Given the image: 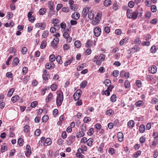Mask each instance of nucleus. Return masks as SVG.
I'll use <instances>...</instances> for the list:
<instances>
[{
    "mask_svg": "<svg viewBox=\"0 0 158 158\" xmlns=\"http://www.w3.org/2000/svg\"><path fill=\"white\" fill-rule=\"evenodd\" d=\"M54 5V3L52 1H49L48 2V7L49 9L51 10H53L54 9L53 7V5Z\"/></svg>",
    "mask_w": 158,
    "mask_h": 158,
    "instance_id": "nucleus-40",
    "label": "nucleus"
},
{
    "mask_svg": "<svg viewBox=\"0 0 158 158\" xmlns=\"http://www.w3.org/2000/svg\"><path fill=\"white\" fill-rule=\"evenodd\" d=\"M95 59H99L101 61H103L105 59V55L103 54H101L99 56H95Z\"/></svg>",
    "mask_w": 158,
    "mask_h": 158,
    "instance_id": "nucleus-11",
    "label": "nucleus"
},
{
    "mask_svg": "<svg viewBox=\"0 0 158 158\" xmlns=\"http://www.w3.org/2000/svg\"><path fill=\"white\" fill-rule=\"evenodd\" d=\"M117 136L118 140L120 142H122L124 137L123 133L121 132H118L117 134Z\"/></svg>",
    "mask_w": 158,
    "mask_h": 158,
    "instance_id": "nucleus-10",
    "label": "nucleus"
},
{
    "mask_svg": "<svg viewBox=\"0 0 158 158\" xmlns=\"http://www.w3.org/2000/svg\"><path fill=\"white\" fill-rule=\"evenodd\" d=\"M93 139L92 138H89L87 141V144L89 146H90L92 144L93 142Z\"/></svg>",
    "mask_w": 158,
    "mask_h": 158,
    "instance_id": "nucleus-39",
    "label": "nucleus"
},
{
    "mask_svg": "<svg viewBox=\"0 0 158 158\" xmlns=\"http://www.w3.org/2000/svg\"><path fill=\"white\" fill-rule=\"evenodd\" d=\"M94 17V15L93 13L91 11H89L88 13V18L90 19H93Z\"/></svg>",
    "mask_w": 158,
    "mask_h": 158,
    "instance_id": "nucleus-52",
    "label": "nucleus"
},
{
    "mask_svg": "<svg viewBox=\"0 0 158 158\" xmlns=\"http://www.w3.org/2000/svg\"><path fill=\"white\" fill-rule=\"evenodd\" d=\"M19 99V97L18 95H16L12 97L11 98V101L13 102H15L18 100Z\"/></svg>",
    "mask_w": 158,
    "mask_h": 158,
    "instance_id": "nucleus-28",
    "label": "nucleus"
},
{
    "mask_svg": "<svg viewBox=\"0 0 158 158\" xmlns=\"http://www.w3.org/2000/svg\"><path fill=\"white\" fill-rule=\"evenodd\" d=\"M143 103V102L142 101L139 100L135 103V105L137 107H140L142 106Z\"/></svg>",
    "mask_w": 158,
    "mask_h": 158,
    "instance_id": "nucleus-22",
    "label": "nucleus"
},
{
    "mask_svg": "<svg viewBox=\"0 0 158 158\" xmlns=\"http://www.w3.org/2000/svg\"><path fill=\"white\" fill-rule=\"evenodd\" d=\"M53 97V94L52 93H50L46 99V102L47 103Z\"/></svg>",
    "mask_w": 158,
    "mask_h": 158,
    "instance_id": "nucleus-25",
    "label": "nucleus"
},
{
    "mask_svg": "<svg viewBox=\"0 0 158 158\" xmlns=\"http://www.w3.org/2000/svg\"><path fill=\"white\" fill-rule=\"evenodd\" d=\"M134 125L135 122L133 120H131L128 123L127 127L129 128H132Z\"/></svg>",
    "mask_w": 158,
    "mask_h": 158,
    "instance_id": "nucleus-14",
    "label": "nucleus"
},
{
    "mask_svg": "<svg viewBox=\"0 0 158 158\" xmlns=\"http://www.w3.org/2000/svg\"><path fill=\"white\" fill-rule=\"evenodd\" d=\"M92 41L90 40H87V43L85 44V46L87 47H90L92 45Z\"/></svg>",
    "mask_w": 158,
    "mask_h": 158,
    "instance_id": "nucleus-38",
    "label": "nucleus"
},
{
    "mask_svg": "<svg viewBox=\"0 0 158 158\" xmlns=\"http://www.w3.org/2000/svg\"><path fill=\"white\" fill-rule=\"evenodd\" d=\"M38 105V102L36 101H34L32 102L31 105V106L32 108L35 107Z\"/></svg>",
    "mask_w": 158,
    "mask_h": 158,
    "instance_id": "nucleus-51",
    "label": "nucleus"
},
{
    "mask_svg": "<svg viewBox=\"0 0 158 158\" xmlns=\"http://www.w3.org/2000/svg\"><path fill=\"white\" fill-rule=\"evenodd\" d=\"M19 60L18 58H15L13 60V64L15 66H16L18 64Z\"/></svg>",
    "mask_w": 158,
    "mask_h": 158,
    "instance_id": "nucleus-31",
    "label": "nucleus"
},
{
    "mask_svg": "<svg viewBox=\"0 0 158 158\" xmlns=\"http://www.w3.org/2000/svg\"><path fill=\"white\" fill-rule=\"evenodd\" d=\"M120 75L122 77H124L126 78L127 79L129 77V73L128 72H125L124 71H122L120 72Z\"/></svg>",
    "mask_w": 158,
    "mask_h": 158,
    "instance_id": "nucleus-8",
    "label": "nucleus"
},
{
    "mask_svg": "<svg viewBox=\"0 0 158 158\" xmlns=\"http://www.w3.org/2000/svg\"><path fill=\"white\" fill-rule=\"evenodd\" d=\"M87 82L86 81H84L80 84L81 88H84L87 85Z\"/></svg>",
    "mask_w": 158,
    "mask_h": 158,
    "instance_id": "nucleus-36",
    "label": "nucleus"
},
{
    "mask_svg": "<svg viewBox=\"0 0 158 158\" xmlns=\"http://www.w3.org/2000/svg\"><path fill=\"white\" fill-rule=\"evenodd\" d=\"M140 50L139 48L137 45H134L133 48H130L127 50L129 54L133 53L139 51Z\"/></svg>",
    "mask_w": 158,
    "mask_h": 158,
    "instance_id": "nucleus-2",
    "label": "nucleus"
},
{
    "mask_svg": "<svg viewBox=\"0 0 158 158\" xmlns=\"http://www.w3.org/2000/svg\"><path fill=\"white\" fill-rule=\"evenodd\" d=\"M89 8L88 7H85L82 11V15L84 17H85L87 15L88 12H89Z\"/></svg>",
    "mask_w": 158,
    "mask_h": 158,
    "instance_id": "nucleus-12",
    "label": "nucleus"
},
{
    "mask_svg": "<svg viewBox=\"0 0 158 158\" xmlns=\"http://www.w3.org/2000/svg\"><path fill=\"white\" fill-rule=\"evenodd\" d=\"M74 45L77 48H79L81 46V43L79 40H76L74 42Z\"/></svg>",
    "mask_w": 158,
    "mask_h": 158,
    "instance_id": "nucleus-30",
    "label": "nucleus"
},
{
    "mask_svg": "<svg viewBox=\"0 0 158 158\" xmlns=\"http://www.w3.org/2000/svg\"><path fill=\"white\" fill-rule=\"evenodd\" d=\"M81 130H82V131H86L87 129L86 125L85 124H83L81 126Z\"/></svg>",
    "mask_w": 158,
    "mask_h": 158,
    "instance_id": "nucleus-63",
    "label": "nucleus"
},
{
    "mask_svg": "<svg viewBox=\"0 0 158 158\" xmlns=\"http://www.w3.org/2000/svg\"><path fill=\"white\" fill-rule=\"evenodd\" d=\"M27 150L25 152V155L27 157H28L31 153V149H27Z\"/></svg>",
    "mask_w": 158,
    "mask_h": 158,
    "instance_id": "nucleus-57",
    "label": "nucleus"
},
{
    "mask_svg": "<svg viewBox=\"0 0 158 158\" xmlns=\"http://www.w3.org/2000/svg\"><path fill=\"white\" fill-rule=\"evenodd\" d=\"M158 102V99L156 98H154L152 99L151 103L152 104H156Z\"/></svg>",
    "mask_w": 158,
    "mask_h": 158,
    "instance_id": "nucleus-55",
    "label": "nucleus"
},
{
    "mask_svg": "<svg viewBox=\"0 0 158 158\" xmlns=\"http://www.w3.org/2000/svg\"><path fill=\"white\" fill-rule=\"evenodd\" d=\"M94 61L96 62V64L98 65H100L102 63V61L99 59H95V56L94 59Z\"/></svg>",
    "mask_w": 158,
    "mask_h": 158,
    "instance_id": "nucleus-41",
    "label": "nucleus"
},
{
    "mask_svg": "<svg viewBox=\"0 0 158 158\" xmlns=\"http://www.w3.org/2000/svg\"><path fill=\"white\" fill-rule=\"evenodd\" d=\"M114 111L111 109L108 110L106 113V114L109 116L113 115L114 114Z\"/></svg>",
    "mask_w": 158,
    "mask_h": 158,
    "instance_id": "nucleus-24",
    "label": "nucleus"
},
{
    "mask_svg": "<svg viewBox=\"0 0 158 158\" xmlns=\"http://www.w3.org/2000/svg\"><path fill=\"white\" fill-rule=\"evenodd\" d=\"M151 11L153 12H155L156 11V7L155 5H153L151 6Z\"/></svg>",
    "mask_w": 158,
    "mask_h": 158,
    "instance_id": "nucleus-58",
    "label": "nucleus"
},
{
    "mask_svg": "<svg viewBox=\"0 0 158 158\" xmlns=\"http://www.w3.org/2000/svg\"><path fill=\"white\" fill-rule=\"evenodd\" d=\"M80 97V94H78V92L75 93L73 95V98L75 101L79 100Z\"/></svg>",
    "mask_w": 158,
    "mask_h": 158,
    "instance_id": "nucleus-23",
    "label": "nucleus"
},
{
    "mask_svg": "<svg viewBox=\"0 0 158 158\" xmlns=\"http://www.w3.org/2000/svg\"><path fill=\"white\" fill-rule=\"evenodd\" d=\"M91 119L89 117H85L83 119L85 123H88L91 121Z\"/></svg>",
    "mask_w": 158,
    "mask_h": 158,
    "instance_id": "nucleus-56",
    "label": "nucleus"
},
{
    "mask_svg": "<svg viewBox=\"0 0 158 158\" xmlns=\"http://www.w3.org/2000/svg\"><path fill=\"white\" fill-rule=\"evenodd\" d=\"M56 59L57 62L59 64H62V63L61 57L60 56L58 55L56 57Z\"/></svg>",
    "mask_w": 158,
    "mask_h": 158,
    "instance_id": "nucleus-37",
    "label": "nucleus"
},
{
    "mask_svg": "<svg viewBox=\"0 0 158 158\" xmlns=\"http://www.w3.org/2000/svg\"><path fill=\"white\" fill-rule=\"evenodd\" d=\"M35 26L36 28H40V29L42 30H43L45 29L46 27V25L45 23H36Z\"/></svg>",
    "mask_w": 158,
    "mask_h": 158,
    "instance_id": "nucleus-5",
    "label": "nucleus"
},
{
    "mask_svg": "<svg viewBox=\"0 0 158 158\" xmlns=\"http://www.w3.org/2000/svg\"><path fill=\"white\" fill-rule=\"evenodd\" d=\"M145 126L143 124H141L140 125L139 128V131L140 133H143L145 130Z\"/></svg>",
    "mask_w": 158,
    "mask_h": 158,
    "instance_id": "nucleus-21",
    "label": "nucleus"
},
{
    "mask_svg": "<svg viewBox=\"0 0 158 158\" xmlns=\"http://www.w3.org/2000/svg\"><path fill=\"white\" fill-rule=\"evenodd\" d=\"M153 136L154 139L156 141L158 140V133L157 132H155L153 133Z\"/></svg>",
    "mask_w": 158,
    "mask_h": 158,
    "instance_id": "nucleus-54",
    "label": "nucleus"
},
{
    "mask_svg": "<svg viewBox=\"0 0 158 158\" xmlns=\"http://www.w3.org/2000/svg\"><path fill=\"white\" fill-rule=\"evenodd\" d=\"M101 29L99 27H96L94 30V35L96 37H99L101 33Z\"/></svg>",
    "mask_w": 158,
    "mask_h": 158,
    "instance_id": "nucleus-3",
    "label": "nucleus"
},
{
    "mask_svg": "<svg viewBox=\"0 0 158 158\" xmlns=\"http://www.w3.org/2000/svg\"><path fill=\"white\" fill-rule=\"evenodd\" d=\"M42 77L44 80L46 81L50 78V76L48 74H43Z\"/></svg>",
    "mask_w": 158,
    "mask_h": 158,
    "instance_id": "nucleus-42",
    "label": "nucleus"
},
{
    "mask_svg": "<svg viewBox=\"0 0 158 158\" xmlns=\"http://www.w3.org/2000/svg\"><path fill=\"white\" fill-rule=\"evenodd\" d=\"M100 20L99 18L95 17L92 21V24L94 25H97L99 23Z\"/></svg>",
    "mask_w": 158,
    "mask_h": 158,
    "instance_id": "nucleus-15",
    "label": "nucleus"
},
{
    "mask_svg": "<svg viewBox=\"0 0 158 158\" xmlns=\"http://www.w3.org/2000/svg\"><path fill=\"white\" fill-rule=\"evenodd\" d=\"M51 88L52 91H55L57 89V86L56 84H53L51 85Z\"/></svg>",
    "mask_w": 158,
    "mask_h": 158,
    "instance_id": "nucleus-61",
    "label": "nucleus"
},
{
    "mask_svg": "<svg viewBox=\"0 0 158 158\" xmlns=\"http://www.w3.org/2000/svg\"><path fill=\"white\" fill-rule=\"evenodd\" d=\"M116 95L113 94L110 98V100L112 102H114L116 101Z\"/></svg>",
    "mask_w": 158,
    "mask_h": 158,
    "instance_id": "nucleus-59",
    "label": "nucleus"
},
{
    "mask_svg": "<svg viewBox=\"0 0 158 158\" xmlns=\"http://www.w3.org/2000/svg\"><path fill=\"white\" fill-rule=\"evenodd\" d=\"M23 140L21 138H19L18 139L17 142L18 144L20 146H22L23 145Z\"/></svg>",
    "mask_w": 158,
    "mask_h": 158,
    "instance_id": "nucleus-53",
    "label": "nucleus"
},
{
    "mask_svg": "<svg viewBox=\"0 0 158 158\" xmlns=\"http://www.w3.org/2000/svg\"><path fill=\"white\" fill-rule=\"evenodd\" d=\"M144 40L146 41H148L151 38V36L150 34H147L143 35Z\"/></svg>",
    "mask_w": 158,
    "mask_h": 158,
    "instance_id": "nucleus-47",
    "label": "nucleus"
},
{
    "mask_svg": "<svg viewBox=\"0 0 158 158\" xmlns=\"http://www.w3.org/2000/svg\"><path fill=\"white\" fill-rule=\"evenodd\" d=\"M73 61L72 59H70L69 60L66 61L64 63V66H67L68 65L70 64Z\"/></svg>",
    "mask_w": 158,
    "mask_h": 158,
    "instance_id": "nucleus-48",
    "label": "nucleus"
},
{
    "mask_svg": "<svg viewBox=\"0 0 158 158\" xmlns=\"http://www.w3.org/2000/svg\"><path fill=\"white\" fill-rule=\"evenodd\" d=\"M63 95L61 91L57 92V96L56 98V105L58 106H60L63 100Z\"/></svg>",
    "mask_w": 158,
    "mask_h": 158,
    "instance_id": "nucleus-1",
    "label": "nucleus"
},
{
    "mask_svg": "<svg viewBox=\"0 0 158 158\" xmlns=\"http://www.w3.org/2000/svg\"><path fill=\"white\" fill-rule=\"evenodd\" d=\"M156 50L157 49L156 47L154 45L152 46L150 49L151 52L152 53H155Z\"/></svg>",
    "mask_w": 158,
    "mask_h": 158,
    "instance_id": "nucleus-45",
    "label": "nucleus"
},
{
    "mask_svg": "<svg viewBox=\"0 0 158 158\" xmlns=\"http://www.w3.org/2000/svg\"><path fill=\"white\" fill-rule=\"evenodd\" d=\"M104 83L105 85L107 87L110 86H112V85H111V82L109 79H106L104 81Z\"/></svg>",
    "mask_w": 158,
    "mask_h": 158,
    "instance_id": "nucleus-27",
    "label": "nucleus"
},
{
    "mask_svg": "<svg viewBox=\"0 0 158 158\" xmlns=\"http://www.w3.org/2000/svg\"><path fill=\"white\" fill-rule=\"evenodd\" d=\"M15 89L14 88H11L8 92L7 96L8 97L11 96L13 94Z\"/></svg>",
    "mask_w": 158,
    "mask_h": 158,
    "instance_id": "nucleus-44",
    "label": "nucleus"
},
{
    "mask_svg": "<svg viewBox=\"0 0 158 158\" xmlns=\"http://www.w3.org/2000/svg\"><path fill=\"white\" fill-rule=\"evenodd\" d=\"M70 45L69 44H65L63 46L64 50H68L70 48Z\"/></svg>",
    "mask_w": 158,
    "mask_h": 158,
    "instance_id": "nucleus-64",
    "label": "nucleus"
},
{
    "mask_svg": "<svg viewBox=\"0 0 158 158\" xmlns=\"http://www.w3.org/2000/svg\"><path fill=\"white\" fill-rule=\"evenodd\" d=\"M23 131L24 132L29 133L30 132L29 127L27 125H26L24 127Z\"/></svg>",
    "mask_w": 158,
    "mask_h": 158,
    "instance_id": "nucleus-33",
    "label": "nucleus"
},
{
    "mask_svg": "<svg viewBox=\"0 0 158 158\" xmlns=\"http://www.w3.org/2000/svg\"><path fill=\"white\" fill-rule=\"evenodd\" d=\"M114 88L113 86H110L107 88V89L104 92V94L106 95L109 96L110 94V92L112 91V89Z\"/></svg>",
    "mask_w": 158,
    "mask_h": 158,
    "instance_id": "nucleus-9",
    "label": "nucleus"
},
{
    "mask_svg": "<svg viewBox=\"0 0 158 158\" xmlns=\"http://www.w3.org/2000/svg\"><path fill=\"white\" fill-rule=\"evenodd\" d=\"M49 32L47 30H45L43 31L42 35V37L43 38H46L48 35Z\"/></svg>",
    "mask_w": 158,
    "mask_h": 158,
    "instance_id": "nucleus-32",
    "label": "nucleus"
},
{
    "mask_svg": "<svg viewBox=\"0 0 158 158\" xmlns=\"http://www.w3.org/2000/svg\"><path fill=\"white\" fill-rule=\"evenodd\" d=\"M139 141L140 143H143L145 142V138L144 136L141 137L139 139Z\"/></svg>",
    "mask_w": 158,
    "mask_h": 158,
    "instance_id": "nucleus-62",
    "label": "nucleus"
},
{
    "mask_svg": "<svg viewBox=\"0 0 158 158\" xmlns=\"http://www.w3.org/2000/svg\"><path fill=\"white\" fill-rule=\"evenodd\" d=\"M141 45L143 46H148L150 45V42L148 41H144L142 43Z\"/></svg>",
    "mask_w": 158,
    "mask_h": 158,
    "instance_id": "nucleus-43",
    "label": "nucleus"
},
{
    "mask_svg": "<svg viewBox=\"0 0 158 158\" xmlns=\"http://www.w3.org/2000/svg\"><path fill=\"white\" fill-rule=\"evenodd\" d=\"M48 119V115H45L42 117V120L43 122H46Z\"/></svg>",
    "mask_w": 158,
    "mask_h": 158,
    "instance_id": "nucleus-50",
    "label": "nucleus"
},
{
    "mask_svg": "<svg viewBox=\"0 0 158 158\" xmlns=\"http://www.w3.org/2000/svg\"><path fill=\"white\" fill-rule=\"evenodd\" d=\"M149 71L152 74L155 73L157 71V68L155 65H153L149 68Z\"/></svg>",
    "mask_w": 158,
    "mask_h": 158,
    "instance_id": "nucleus-7",
    "label": "nucleus"
},
{
    "mask_svg": "<svg viewBox=\"0 0 158 158\" xmlns=\"http://www.w3.org/2000/svg\"><path fill=\"white\" fill-rule=\"evenodd\" d=\"M59 42V39L57 37H55L51 42V46L53 48H56L57 45Z\"/></svg>",
    "mask_w": 158,
    "mask_h": 158,
    "instance_id": "nucleus-4",
    "label": "nucleus"
},
{
    "mask_svg": "<svg viewBox=\"0 0 158 158\" xmlns=\"http://www.w3.org/2000/svg\"><path fill=\"white\" fill-rule=\"evenodd\" d=\"M75 138V136L73 135H71L69 137L67 138L68 143L71 144L73 142V140Z\"/></svg>",
    "mask_w": 158,
    "mask_h": 158,
    "instance_id": "nucleus-19",
    "label": "nucleus"
},
{
    "mask_svg": "<svg viewBox=\"0 0 158 158\" xmlns=\"http://www.w3.org/2000/svg\"><path fill=\"white\" fill-rule=\"evenodd\" d=\"M72 18L75 19H78L80 17V15L78 12H75L72 15Z\"/></svg>",
    "mask_w": 158,
    "mask_h": 158,
    "instance_id": "nucleus-17",
    "label": "nucleus"
},
{
    "mask_svg": "<svg viewBox=\"0 0 158 158\" xmlns=\"http://www.w3.org/2000/svg\"><path fill=\"white\" fill-rule=\"evenodd\" d=\"M112 8L114 11L117 10L118 9V4L117 2H114L112 6Z\"/></svg>",
    "mask_w": 158,
    "mask_h": 158,
    "instance_id": "nucleus-26",
    "label": "nucleus"
},
{
    "mask_svg": "<svg viewBox=\"0 0 158 158\" xmlns=\"http://www.w3.org/2000/svg\"><path fill=\"white\" fill-rule=\"evenodd\" d=\"M47 45V43L45 41H43L41 43L40 48L43 49L45 48Z\"/></svg>",
    "mask_w": 158,
    "mask_h": 158,
    "instance_id": "nucleus-35",
    "label": "nucleus"
},
{
    "mask_svg": "<svg viewBox=\"0 0 158 158\" xmlns=\"http://www.w3.org/2000/svg\"><path fill=\"white\" fill-rule=\"evenodd\" d=\"M85 135V133L83 131H81L78 132L77 134L76 137L77 138H79L83 137Z\"/></svg>",
    "mask_w": 158,
    "mask_h": 158,
    "instance_id": "nucleus-20",
    "label": "nucleus"
},
{
    "mask_svg": "<svg viewBox=\"0 0 158 158\" xmlns=\"http://www.w3.org/2000/svg\"><path fill=\"white\" fill-rule=\"evenodd\" d=\"M138 14V11L137 10L135 11L131 14V18L133 20H135L137 18Z\"/></svg>",
    "mask_w": 158,
    "mask_h": 158,
    "instance_id": "nucleus-13",
    "label": "nucleus"
},
{
    "mask_svg": "<svg viewBox=\"0 0 158 158\" xmlns=\"http://www.w3.org/2000/svg\"><path fill=\"white\" fill-rule=\"evenodd\" d=\"M94 132V129L93 128H90L87 132V134L89 136L92 135Z\"/></svg>",
    "mask_w": 158,
    "mask_h": 158,
    "instance_id": "nucleus-34",
    "label": "nucleus"
},
{
    "mask_svg": "<svg viewBox=\"0 0 158 158\" xmlns=\"http://www.w3.org/2000/svg\"><path fill=\"white\" fill-rule=\"evenodd\" d=\"M52 143L51 139L50 138H47L44 143V146H47L51 144Z\"/></svg>",
    "mask_w": 158,
    "mask_h": 158,
    "instance_id": "nucleus-16",
    "label": "nucleus"
},
{
    "mask_svg": "<svg viewBox=\"0 0 158 158\" xmlns=\"http://www.w3.org/2000/svg\"><path fill=\"white\" fill-rule=\"evenodd\" d=\"M46 11V9L45 8H41L39 10V13L40 15H44Z\"/></svg>",
    "mask_w": 158,
    "mask_h": 158,
    "instance_id": "nucleus-29",
    "label": "nucleus"
},
{
    "mask_svg": "<svg viewBox=\"0 0 158 158\" xmlns=\"http://www.w3.org/2000/svg\"><path fill=\"white\" fill-rule=\"evenodd\" d=\"M124 86L126 88H129L130 86V83L128 80H127L125 81Z\"/></svg>",
    "mask_w": 158,
    "mask_h": 158,
    "instance_id": "nucleus-46",
    "label": "nucleus"
},
{
    "mask_svg": "<svg viewBox=\"0 0 158 158\" xmlns=\"http://www.w3.org/2000/svg\"><path fill=\"white\" fill-rule=\"evenodd\" d=\"M111 3L112 2L110 0H105L103 2L104 6L106 7L110 6Z\"/></svg>",
    "mask_w": 158,
    "mask_h": 158,
    "instance_id": "nucleus-18",
    "label": "nucleus"
},
{
    "mask_svg": "<svg viewBox=\"0 0 158 158\" xmlns=\"http://www.w3.org/2000/svg\"><path fill=\"white\" fill-rule=\"evenodd\" d=\"M128 5L130 8H132L134 6V3L133 1H131L128 2Z\"/></svg>",
    "mask_w": 158,
    "mask_h": 158,
    "instance_id": "nucleus-60",
    "label": "nucleus"
},
{
    "mask_svg": "<svg viewBox=\"0 0 158 158\" xmlns=\"http://www.w3.org/2000/svg\"><path fill=\"white\" fill-rule=\"evenodd\" d=\"M54 67L55 64L52 62L47 63L45 65L46 68L48 69H52L54 68Z\"/></svg>",
    "mask_w": 158,
    "mask_h": 158,
    "instance_id": "nucleus-6",
    "label": "nucleus"
},
{
    "mask_svg": "<svg viewBox=\"0 0 158 158\" xmlns=\"http://www.w3.org/2000/svg\"><path fill=\"white\" fill-rule=\"evenodd\" d=\"M56 59L54 55L53 54L49 56V60L52 62L55 61Z\"/></svg>",
    "mask_w": 158,
    "mask_h": 158,
    "instance_id": "nucleus-49",
    "label": "nucleus"
}]
</instances>
